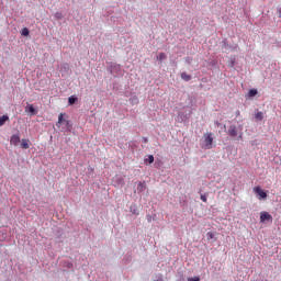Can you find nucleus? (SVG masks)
I'll return each mask as SVG.
<instances>
[{"mask_svg": "<svg viewBox=\"0 0 281 281\" xmlns=\"http://www.w3.org/2000/svg\"><path fill=\"white\" fill-rule=\"evenodd\" d=\"M227 135L233 139L243 140V131L238 128L236 125H229Z\"/></svg>", "mask_w": 281, "mask_h": 281, "instance_id": "1", "label": "nucleus"}, {"mask_svg": "<svg viewBox=\"0 0 281 281\" xmlns=\"http://www.w3.org/2000/svg\"><path fill=\"white\" fill-rule=\"evenodd\" d=\"M203 139H204V145L202 146V148H204V150H211L214 144V137H212V133H205L203 135Z\"/></svg>", "mask_w": 281, "mask_h": 281, "instance_id": "2", "label": "nucleus"}, {"mask_svg": "<svg viewBox=\"0 0 281 281\" xmlns=\"http://www.w3.org/2000/svg\"><path fill=\"white\" fill-rule=\"evenodd\" d=\"M252 190H254L255 194H257V199L259 201L267 199V193L265 192V190H262V188L255 187Z\"/></svg>", "mask_w": 281, "mask_h": 281, "instance_id": "3", "label": "nucleus"}, {"mask_svg": "<svg viewBox=\"0 0 281 281\" xmlns=\"http://www.w3.org/2000/svg\"><path fill=\"white\" fill-rule=\"evenodd\" d=\"M267 221H273V216L269 212L263 211L260 213V223H267Z\"/></svg>", "mask_w": 281, "mask_h": 281, "instance_id": "4", "label": "nucleus"}, {"mask_svg": "<svg viewBox=\"0 0 281 281\" xmlns=\"http://www.w3.org/2000/svg\"><path fill=\"white\" fill-rule=\"evenodd\" d=\"M20 143H21V136H19V134H13L10 137V144H12L13 146H19Z\"/></svg>", "mask_w": 281, "mask_h": 281, "instance_id": "5", "label": "nucleus"}, {"mask_svg": "<svg viewBox=\"0 0 281 281\" xmlns=\"http://www.w3.org/2000/svg\"><path fill=\"white\" fill-rule=\"evenodd\" d=\"M25 112L31 113V115H37L38 114V111H36V109L34 108L33 104H27L25 106Z\"/></svg>", "mask_w": 281, "mask_h": 281, "instance_id": "6", "label": "nucleus"}, {"mask_svg": "<svg viewBox=\"0 0 281 281\" xmlns=\"http://www.w3.org/2000/svg\"><path fill=\"white\" fill-rule=\"evenodd\" d=\"M63 122H66L67 126H69V121L64 119V114L60 113L58 115V122L56 123V126H58V128H60V124H63Z\"/></svg>", "mask_w": 281, "mask_h": 281, "instance_id": "7", "label": "nucleus"}, {"mask_svg": "<svg viewBox=\"0 0 281 281\" xmlns=\"http://www.w3.org/2000/svg\"><path fill=\"white\" fill-rule=\"evenodd\" d=\"M21 148H23V150H27V148H30V139L23 138L21 140Z\"/></svg>", "mask_w": 281, "mask_h": 281, "instance_id": "8", "label": "nucleus"}, {"mask_svg": "<svg viewBox=\"0 0 281 281\" xmlns=\"http://www.w3.org/2000/svg\"><path fill=\"white\" fill-rule=\"evenodd\" d=\"M130 212H132V214H135L136 216H139V210L137 209L136 204L131 205Z\"/></svg>", "mask_w": 281, "mask_h": 281, "instance_id": "9", "label": "nucleus"}, {"mask_svg": "<svg viewBox=\"0 0 281 281\" xmlns=\"http://www.w3.org/2000/svg\"><path fill=\"white\" fill-rule=\"evenodd\" d=\"M258 95V89H250L248 91V98H256Z\"/></svg>", "mask_w": 281, "mask_h": 281, "instance_id": "10", "label": "nucleus"}, {"mask_svg": "<svg viewBox=\"0 0 281 281\" xmlns=\"http://www.w3.org/2000/svg\"><path fill=\"white\" fill-rule=\"evenodd\" d=\"M182 80H186V82H190L192 80V76L188 75L187 72L181 74Z\"/></svg>", "mask_w": 281, "mask_h": 281, "instance_id": "11", "label": "nucleus"}, {"mask_svg": "<svg viewBox=\"0 0 281 281\" xmlns=\"http://www.w3.org/2000/svg\"><path fill=\"white\" fill-rule=\"evenodd\" d=\"M146 190V186L144 184V182H138L137 184V192H144Z\"/></svg>", "mask_w": 281, "mask_h": 281, "instance_id": "12", "label": "nucleus"}, {"mask_svg": "<svg viewBox=\"0 0 281 281\" xmlns=\"http://www.w3.org/2000/svg\"><path fill=\"white\" fill-rule=\"evenodd\" d=\"M166 58H168V55H166V53H160L157 56V60H159V63H162V60H166Z\"/></svg>", "mask_w": 281, "mask_h": 281, "instance_id": "13", "label": "nucleus"}, {"mask_svg": "<svg viewBox=\"0 0 281 281\" xmlns=\"http://www.w3.org/2000/svg\"><path fill=\"white\" fill-rule=\"evenodd\" d=\"M9 120L10 117L8 115L0 116V126H3V124H5V122H8Z\"/></svg>", "mask_w": 281, "mask_h": 281, "instance_id": "14", "label": "nucleus"}, {"mask_svg": "<svg viewBox=\"0 0 281 281\" xmlns=\"http://www.w3.org/2000/svg\"><path fill=\"white\" fill-rule=\"evenodd\" d=\"M76 102H78V98L77 97L71 95V97L68 98V103L69 104H76Z\"/></svg>", "mask_w": 281, "mask_h": 281, "instance_id": "15", "label": "nucleus"}, {"mask_svg": "<svg viewBox=\"0 0 281 281\" xmlns=\"http://www.w3.org/2000/svg\"><path fill=\"white\" fill-rule=\"evenodd\" d=\"M255 117H256V120H258L259 122H261V120L265 119V115L262 114V112H257V113L255 114Z\"/></svg>", "mask_w": 281, "mask_h": 281, "instance_id": "16", "label": "nucleus"}, {"mask_svg": "<svg viewBox=\"0 0 281 281\" xmlns=\"http://www.w3.org/2000/svg\"><path fill=\"white\" fill-rule=\"evenodd\" d=\"M22 36H30V30L27 27L22 30Z\"/></svg>", "mask_w": 281, "mask_h": 281, "instance_id": "17", "label": "nucleus"}, {"mask_svg": "<svg viewBox=\"0 0 281 281\" xmlns=\"http://www.w3.org/2000/svg\"><path fill=\"white\" fill-rule=\"evenodd\" d=\"M55 19H57V21L63 20V13L60 12L55 13Z\"/></svg>", "mask_w": 281, "mask_h": 281, "instance_id": "18", "label": "nucleus"}, {"mask_svg": "<svg viewBox=\"0 0 281 281\" xmlns=\"http://www.w3.org/2000/svg\"><path fill=\"white\" fill-rule=\"evenodd\" d=\"M206 238H207V240H212V239L214 238V233L209 232V233L206 234Z\"/></svg>", "mask_w": 281, "mask_h": 281, "instance_id": "19", "label": "nucleus"}, {"mask_svg": "<svg viewBox=\"0 0 281 281\" xmlns=\"http://www.w3.org/2000/svg\"><path fill=\"white\" fill-rule=\"evenodd\" d=\"M147 161H148L149 164H153V162L155 161V156L149 155L148 158H147Z\"/></svg>", "mask_w": 281, "mask_h": 281, "instance_id": "20", "label": "nucleus"}, {"mask_svg": "<svg viewBox=\"0 0 281 281\" xmlns=\"http://www.w3.org/2000/svg\"><path fill=\"white\" fill-rule=\"evenodd\" d=\"M200 199H201V201H203V203L207 202V195H205V194H201Z\"/></svg>", "mask_w": 281, "mask_h": 281, "instance_id": "21", "label": "nucleus"}, {"mask_svg": "<svg viewBox=\"0 0 281 281\" xmlns=\"http://www.w3.org/2000/svg\"><path fill=\"white\" fill-rule=\"evenodd\" d=\"M188 281H201V279L199 277H194V278H189Z\"/></svg>", "mask_w": 281, "mask_h": 281, "instance_id": "22", "label": "nucleus"}, {"mask_svg": "<svg viewBox=\"0 0 281 281\" xmlns=\"http://www.w3.org/2000/svg\"><path fill=\"white\" fill-rule=\"evenodd\" d=\"M279 18L281 19V7L279 9Z\"/></svg>", "mask_w": 281, "mask_h": 281, "instance_id": "23", "label": "nucleus"}, {"mask_svg": "<svg viewBox=\"0 0 281 281\" xmlns=\"http://www.w3.org/2000/svg\"><path fill=\"white\" fill-rule=\"evenodd\" d=\"M217 126H220L221 125V123H218V121H216V123H215Z\"/></svg>", "mask_w": 281, "mask_h": 281, "instance_id": "24", "label": "nucleus"}]
</instances>
